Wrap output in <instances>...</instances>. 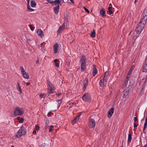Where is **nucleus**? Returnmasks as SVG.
Returning <instances> with one entry per match:
<instances>
[{
  "instance_id": "1",
  "label": "nucleus",
  "mask_w": 147,
  "mask_h": 147,
  "mask_svg": "<svg viewBox=\"0 0 147 147\" xmlns=\"http://www.w3.org/2000/svg\"><path fill=\"white\" fill-rule=\"evenodd\" d=\"M26 129L24 126H22L17 132L15 136L18 138H20L23 135L26 134Z\"/></svg>"
},
{
  "instance_id": "2",
  "label": "nucleus",
  "mask_w": 147,
  "mask_h": 147,
  "mask_svg": "<svg viewBox=\"0 0 147 147\" xmlns=\"http://www.w3.org/2000/svg\"><path fill=\"white\" fill-rule=\"evenodd\" d=\"M81 71L82 72L84 71L86 67V60L85 56H82L80 59Z\"/></svg>"
},
{
  "instance_id": "3",
  "label": "nucleus",
  "mask_w": 147,
  "mask_h": 147,
  "mask_svg": "<svg viewBox=\"0 0 147 147\" xmlns=\"http://www.w3.org/2000/svg\"><path fill=\"white\" fill-rule=\"evenodd\" d=\"M24 110L23 108L17 107L14 109V115L15 116L18 115L22 116L24 114Z\"/></svg>"
},
{
  "instance_id": "4",
  "label": "nucleus",
  "mask_w": 147,
  "mask_h": 147,
  "mask_svg": "<svg viewBox=\"0 0 147 147\" xmlns=\"http://www.w3.org/2000/svg\"><path fill=\"white\" fill-rule=\"evenodd\" d=\"M95 117L91 116L89 118L88 126L90 128H93L95 127L96 122Z\"/></svg>"
},
{
  "instance_id": "5",
  "label": "nucleus",
  "mask_w": 147,
  "mask_h": 147,
  "mask_svg": "<svg viewBox=\"0 0 147 147\" xmlns=\"http://www.w3.org/2000/svg\"><path fill=\"white\" fill-rule=\"evenodd\" d=\"M144 24L140 22L139 23L136 30L137 33H140L143 30L145 26Z\"/></svg>"
},
{
  "instance_id": "6",
  "label": "nucleus",
  "mask_w": 147,
  "mask_h": 147,
  "mask_svg": "<svg viewBox=\"0 0 147 147\" xmlns=\"http://www.w3.org/2000/svg\"><path fill=\"white\" fill-rule=\"evenodd\" d=\"M134 83V81L133 79H130L129 80V83H127V84L123 85L124 86H125L126 88L125 90L129 91L132 88L133 86V84Z\"/></svg>"
},
{
  "instance_id": "7",
  "label": "nucleus",
  "mask_w": 147,
  "mask_h": 147,
  "mask_svg": "<svg viewBox=\"0 0 147 147\" xmlns=\"http://www.w3.org/2000/svg\"><path fill=\"white\" fill-rule=\"evenodd\" d=\"M82 98L85 101L90 102L91 101L90 96L88 93L84 94L82 96Z\"/></svg>"
},
{
  "instance_id": "8",
  "label": "nucleus",
  "mask_w": 147,
  "mask_h": 147,
  "mask_svg": "<svg viewBox=\"0 0 147 147\" xmlns=\"http://www.w3.org/2000/svg\"><path fill=\"white\" fill-rule=\"evenodd\" d=\"M107 78L105 77V75L104 78L100 82V87H104L105 86L107 82Z\"/></svg>"
},
{
  "instance_id": "9",
  "label": "nucleus",
  "mask_w": 147,
  "mask_h": 147,
  "mask_svg": "<svg viewBox=\"0 0 147 147\" xmlns=\"http://www.w3.org/2000/svg\"><path fill=\"white\" fill-rule=\"evenodd\" d=\"M88 79L87 78H86L83 80L82 81V84L84 85L83 89L85 90L88 85Z\"/></svg>"
},
{
  "instance_id": "10",
  "label": "nucleus",
  "mask_w": 147,
  "mask_h": 147,
  "mask_svg": "<svg viewBox=\"0 0 147 147\" xmlns=\"http://www.w3.org/2000/svg\"><path fill=\"white\" fill-rule=\"evenodd\" d=\"M143 17L141 19V21L140 22L145 24L146 23V21L147 20V16L145 15H144L143 14Z\"/></svg>"
},
{
  "instance_id": "11",
  "label": "nucleus",
  "mask_w": 147,
  "mask_h": 147,
  "mask_svg": "<svg viewBox=\"0 0 147 147\" xmlns=\"http://www.w3.org/2000/svg\"><path fill=\"white\" fill-rule=\"evenodd\" d=\"M142 71L145 72H147V57L146 59L145 64L143 66Z\"/></svg>"
},
{
  "instance_id": "12",
  "label": "nucleus",
  "mask_w": 147,
  "mask_h": 147,
  "mask_svg": "<svg viewBox=\"0 0 147 147\" xmlns=\"http://www.w3.org/2000/svg\"><path fill=\"white\" fill-rule=\"evenodd\" d=\"M114 109L113 107L109 109L108 112V116L109 117H111L114 113Z\"/></svg>"
},
{
  "instance_id": "13",
  "label": "nucleus",
  "mask_w": 147,
  "mask_h": 147,
  "mask_svg": "<svg viewBox=\"0 0 147 147\" xmlns=\"http://www.w3.org/2000/svg\"><path fill=\"white\" fill-rule=\"evenodd\" d=\"M100 15L102 17H104L106 16L105 10L104 9L102 8L101 9L100 11Z\"/></svg>"
},
{
  "instance_id": "14",
  "label": "nucleus",
  "mask_w": 147,
  "mask_h": 147,
  "mask_svg": "<svg viewBox=\"0 0 147 147\" xmlns=\"http://www.w3.org/2000/svg\"><path fill=\"white\" fill-rule=\"evenodd\" d=\"M59 10V5H58L57 6L54 7L53 8L54 11L56 15L58 14Z\"/></svg>"
},
{
  "instance_id": "15",
  "label": "nucleus",
  "mask_w": 147,
  "mask_h": 147,
  "mask_svg": "<svg viewBox=\"0 0 147 147\" xmlns=\"http://www.w3.org/2000/svg\"><path fill=\"white\" fill-rule=\"evenodd\" d=\"M93 76H94L97 74V70L96 69V67L95 65H93Z\"/></svg>"
},
{
  "instance_id": "16",
  "label": "nucleus",
  "mask_w": 147,
  "mask_h": 147,
  "mask_svg": "<svg viewBox=\"0 0 147 147\" xmlns=\"http://www.w3.org/2000/svg\"><path fill=\"white\" fill-rule=\"evenodd\" d=\"M47 83L48 87V88H49V89L55 88L53 85L52 84L50 81L47 80Z\"/></svg>"
},
{
  "instance_id": "17",
  "label": "nucleus",
  "mask_w": 147,
  "mask_h": 147,
  "mask_svg": "<svg viewBox=\"0 0 147 147\" xmlns=\"http://www.w3.org/2000/svg\"><path fill=\"white\" fill-rule=\"evenodd\" d=\"M65 26L64 25H62L59 28L57 31V33L58 34L60 33L61 32V30L64 29Z\"/></svg>"
},
{
  "instance_id": "18",
  "label": "nucleus",
  "mask_w": 147,
  "mask_h": 147,
  "mask_svg": "<svg viewBox=\"0 0 147 147\" xmlns=\"http://www.w3.org/2000/svg\"><path fill=\"white\" fill-rule=\"evenodd\" d=\"M37 34L39 35L41 37L44 36V33L43 31L40 29H38L37 31Z\"/></svg>"
},
{
  "instance_id": "19",
  "label": "nucleus",
  "mask_w": 147,
  "mask_h": 147,
  "mask_svg": "<svg viewBox=\"0 0 147 147\" xmlns=\"http://www.w3.org/2000/svg\"><path fill=\"white\" fill-rule=\"evenodd\" d=\"M54 90L55 88H51V89L48 88L47 94H48V95L49 96L51 94L53 93Z\"/></svg>"
},
{
  "instance_id": "20",
  "label": "nucleus",
  "mask_w": 147,
  "mask_h": 147,
  "mask_svg": "<svg viewBox=\"0 0 147 147\" xmlns=\"http://www.w3.org/2000/svg\"><path fill=\"white\" fill-rule=\"evenodd\" d=\"M129 91L124 90L123 92V98L126 97L129 94Z\"/></svg>"
},
{
  "instance_id": "21",
  "label": "nucleus",
  "mask_w": 147,
  "mask_h": 147,
  "mask_svg": "<svg viewBox=\"0 0 147 147\" xmlns=\"http://www.w3.org/2000/svg\"><path fill=\"white\" fill-rule=\"evenodd\" d=\"M54 51L55 53H56L57 52L58 49V45L57 43H56L53 46Z\"/></svg>"
},
{
  "instance_id": "22",
  "label": "nucleus",
  "mask_w": 147,
  "mask_h": 147,
  "mask_svg": "<svg viewBox=\"0 0 147 147\" xmlns=\"http://www.w3.org/2000/svg\"><path fill=\"white\" fill-rule=\"evenodd\" d=\"M52 3V5H56L57 4L59 5L60 3L61 2L59 0H55V1L51 2Z\"/></svg>"
},
{
  "instance_id": "23",
  "label": "nucleus",
  "mask_w": 147,
  "mask_h": 147,
  "mask_svg": "<svg viewBox=\"0 0 147 147\" xmlns=\"http://www.w3.org/2000/svg\"><path fill=\"white\" fill-rule=\"evenodd\" d=\"M17 85L18 87H17V89H18V91L20 92V94H22V90L21 87L20 86V84L18 82H17Z\"/></svg>"
},
{
  "instance_id": "24",
  "label": "nucleus",
  "mask_w": 147,
  "mask_h": 147,
  "mask_svg": "<svg viewBox=\"0 0 147 147\" xmlns=\"http://www.w3.org/2000/svg\"><path fill=\"white\" fill-rule=\"evenodd\" d=\"M30 5L32 7H35L36 5V3L34 0H32L31 1Z\"/></svg>"
},
{
  "instance_id": "25",
  "label": "nucleus",
  "mask_w": 147,
  "mask_h": 147,
  "mask_svg": "<svg viewBox=\"0 0 147 147\" xmlns=\"http://www.w3.org/2000/svg\"><path fill=\"white\" fill-rule=\"evenodd\" d=\"M23 77L26 79H28L29 78V76L28 73L26 72L22 74Z\"/></svg>"
},
{
  "instance_id": "26",
  "label": "nucleus",
  "mask_w": 147,
  "mask_h": 147,
  "mask_svg": "<svg viewBox=\"0 0 147 147\" xmlns=\"http://www.w3.org/2000/svg\"><path fill=\"white\" fill-rule=\"evenodd\" d=\"M17 119L19 121L20 123H22L24 121V120L23 118H21L20 117L18 116L17 117Z\"/></svg>"
},
{
  "instance_id": "27",
  "label": "nucleus",
  "mask_w": 147,
  "mask_h": 147,
  "mask_svg": "<svg viewBox=\"0 0 147 147\" xmlns=\"http://www.w3.org/2000/svg\"><path fill=\"white\" fill-rule=\"evenodd\" d=\"M81 114L78 115L74 119V121H75L76 123L79 120V117Z\"/></svg>"
},
{
  "instance_id": "28",
  "label": "nucleus",
  "mask_w": 147,
  "mask_h": 147,
  "mask_svg": "<svg viewBox=\"0 0 147 147\" xmlns=\"http://www.w3.org/2000/svg\"><path fill=\"white\" fill-rule=\"evenodd\" d=\"M95 32L94 30H93V32H92L90 34L91 37L92 38H94L95 36Z\"/></svg>"
},
{
  "instance_id": "29",
  "label": "nucleus",
  "mask_w": 147,
  "mask_h": 147,
  "mask_svg": "<svg viewBox=\"0 0 147 147\" xmlns=\"http://www.w3.org/2000/svg\"><path fill=\"white\" fill-rule=\"evenodd\" d=\"M131 134H128V141L130 142L131 140Z\"/></svg>"
},
{
  "instance_id": "30",
  "label": "nucleus",
  "mask_w": 147,
  "mask_h": 147,
  "mask_svg": "<svg viewBox=\"0 0 147 147\" xmlns=\"http://www.w3.org/2000/svg\"><path fill=\"white\" fill-rule=\"evenodd\" d=\"M20 69L21 70V72L22 74H23V73H25V72H26L25 71L24 69L22 67H20Z\"/></svg>"
},
{
  "instance_id": "31",
  "label": "nucleus",
  "mask_w": 147,
  "mask_h": 147,
  "mask_svg": "<svg viewBox=\"0 0 147 147\" xmlns=\"http://www.w3.org/2000/svg\"><path fill=\"white\" fill-rule=\"evenodd\" d=\"M129 79V77H127L125 80V82L123 84V85H124L125 84H127V83H128Z\"/></svg>"
},
{
  "instance_id": "32",
  "label": "nucleus",
  "mask_w": 147,
  "mask_h": 147,
  "mask_svg": "<svg viewBox=\"0 0 147 147\" xmlns=\"http://www.w3.org/2000/svg\"><path fill=\"white\" fill-rule=\"evenodd\" d=\"M48 147V144L45 143H43L41 145V147Z\"/></svg>"
},
{
  "instance_id": "33",
  "label": "nucleus",
  "mask_w": 147,
  "mask_h": 147,
  "mask_svg": "<svg viewBox=\"0 0 147 147\" xmlns=\"http://www.w3.org/2000/svg\"><path fill=\"white\" fill-rule=\"evenodd\" d=\"M46 95V94H41L40 95V97L41 98H44L45 97Z\"/></svg>"
},
{
  "instance_id": "34",
  "label": "nucleus",
  "mask_w": 147,
  "mask_h": 147,
  "mask_svg": "<svg viewBox=\"0 0 147 147\" xmlns=\"http://www.w3.org/2000/svg\"><path fill=\"white\" fill-rule=\"evenodd\" d=\"M29 26L31 29V30L33 31L34 30V27L33 26V25L31 24L29 25Z\"/></svg>"
},
{
  "instance_id": "35",
  "label": "nucleus",
  "mask_w": 147,
  "mask_h": 147,
  "mask_svg": "<svg viewBox=\"0 0 147 147\" xmlns=\"http://www.w3.org/2000/svg\"><path fill=\"white\" fill-rule=\"evenodd\" d=\"M143 14H144V15H145L147 16V7L145 9L143 13Z\"/></svg>"
},
{
  "instance_id": "36",
  "label": "nucleus",
  "mask_w": 147,
  "mask_h": 147,
  "mask_svg": "<svg viewBox=\"0 0 147 147\" xmlns=\"http://www.w3.org/2000/svg\"><path fill=\"white\" fill-rule=\"evenodd\" d=\"M53 125H51L50 126V128L49 129V132H51L53 131Z\"/></svg>"
},
{
  "instance_id": "37",
  "label": "nucleus",
  "mask_w": 147,
  "mask_h": 147,
  "mask_svg": "<svg viewBox=\"0 0 147 147\" xmlns=\"http://www.w3.org/2000/svg\"><path fill=\"white\" fill-rule=\"evenodd\" d=\"M62 99H60L58 100V102L59 104V107L60 105Z\"/></svg>"
},
{
  "instance_id": "38",
  "label": "nucleus",
  "mask_w": 147,
  "mask_h": 147,
  "mask_svg": "<svg viewBox=\"0 0 147 147\" xmlns=\"http://www.w3.org/2000/svg\"><path fill=\"white\" fill-rule=\"evenodd\" d=\"M84 8L86 12H87L88 13H89V10L87 9L86 7H84Z\"/></svg>"
},
{
  "instance_id": "39",
  "label": "nucleus",
  "mask_w": 147,
  "mask_h": 147,
  "mask_svg": "<svg viewBox=\"0 0 147 147\" xmlns=\"http://www.w3.org/2000/svg\"><path fill=\"white\" fill-rule=\"evenodd\" d=\"M134 121L135 122L138 121V119L136 117H134Z\"/></svg>"
},
{
  "instance_id": "40",
  "label": "nucleus",
  "mask_w": 147,
  "mask_h": 147,
  "mask_svg": "<svg viewBox=\"0 0 147 147\" xmlns=\"http://www.w3.org/2000/svg\"><path fill=\"white\" fill-rule=\"evenodd\" d=\"M31 8L30 5H29V4H27V9L28 11L30 9V8Z\"/></svg>"
},
{
  "instance_id": "41",
  "label": "nucleus",
  "mask_w": 147,
  "mask_h": 147,
  "mask_svg": "<svg viewBox=\"0 0 147 147\" xmlns=\"http://www.w3.org/2000/svg\"><path fill=\"white\" fill-rule=\"evenodd\" d=\"M143 90H144V88H142L141 89V90H140V94H141V93L143 91Z\"/></svg>"
},
{
  "instance_id": "42",
  "label": "nucleus",
  "mask_w": 147,
  "mask_h": 147,
  "mask_svg": "<svg viewBox=\"0 0 147 147\" xmlns=\"http://www.w3.org/2000/svg\"><path fill=\"white\" fill-rule=\"evenodd\" d=\"M109 10V12L110 14H112L113 12L111 10Z\"/></svg>"
},
{
  "instance_id": "43",
  "label": "nucleus",
  "mask_w": 147,
  "mask_h": 147,
  "mask_svg": "<svg viewBox=\"0 0 147 147\" xmlns=\"http://www.w3.org/2000/svg\"><path fill=\"white\" fill-rule=\"evenodd\" d=\"M55 65L58 67H59V64L57 63V62H56L55 63Z\"/></svg>"
},
{
  "instance_id": "44",
  "label": "nucleus",
  "mask_w": 147,
  "mask_h": 147,
  "mask_svg": "<svg viewBox=\"0 0 147 147\" xmlns=\"http://www.w3.org/2000/svg\"><path fill=\"white\" fill-rule=\"evenodd\" d=\"M39 126H38V125H37V126H36V130H38L39 129Z\"/></svg>"
},
{
  "instance_id": "45",
  "label": "nucleus",
  "mask_w": 147,
  "mask_h": 147,
  "mask_svg": "<svg viewBox=\"0 0 147 147\" xmlns=\"http://www.w3.org/2000/svg\"><path fill=\"white\" fill-rule=\"evenodd\" d=\"M47 1L48 2V3L51 4L52 5V3H51V2H53V1H51L50 0H47Z\"/></svg>"
},
{
  "instance_id": "46",
  "label": "nucleus",
  "mask_w": 147,
  "mask_h": 147,
  "mask_svg": "<svg viewBox=\"0 0 147 147\" xmlns=\"http://www.w3.org/2000/svg\"><path fill=\"white\" fill-rule=\"evenodd\" d=\"M134 128H136L137 127V125L135 123H134Z\"/></svg>"
},
{
  "instance_id": "47",
  "label": "nucleus",
  "mask_w": 147,
  "mask_h": 147,
  "mask_svg": "<svg viewBox=\"0 0 147 147\" xmlns=\"http://www.w3.org/2000/svg\"><path fill=\"white\" fill-rule=\"evenodd\" d=\"M73 125H74L76 123V122L75 121H74V119L72 120L71 121Z\"/></svg>"
},
{
  "instance_id": "48",
  "label": "nucleus",
  "mask_w": 147,
  "mask_h": 147,
  "mask_svg": "<svg viewBox=\"0 0 147 147\" xmlns=\"http://www.w3.org/2000/svg\"><path fill=\"white\" fill-rule=\"evenodd\" d=\"M34 11V9L31 8H30V9L28 10V11Z\"/></svg>"
},
{
  "instance_id": "49",
  "label": "nucleus",
  "mask_w": 147,
  "mask_h": 147,
  "mask_svg": "<svg viewBox=\"0 0 147 147\" xmlns=\"http://www.w3.org/2000/svg\"><path fill=\"white\" fill-rule=\"evenodd\" d=\"M57 96H59L61 95V93H59L56 94Z\"/></svg>"
},
{
  "instance_id": "50",
  "label": "nucleus",
  "mask_w": 147,
  "mask_h": 147,
  "mask_svg": "<svg viewBox=\"0 0 147 147\" xmlns=\"http://www.w3.org/2000/svg\"><path fill=\"white\" fill-rule=\"evenodd\" d=\"M65 18H66L67 19V20H68V19H69L70 18L69 17V16H67V15L65 17Z\"/></svg>"
},
{
  "instance_id": "51",
  "label": "nucleus",
  "mask_w": 147,
  "mask_h": 147,
  "mask_svg": "<svg viewBox=\"0 0 147 147\" xmlns=\"http://www.w3.org/2000/svg\"><path fill=\"white\" fill-rule=\"evenodd\" d=\"M36 131L35 130H34L33 132V134H36Z\"/></svg>"
},
{
  "instance_id": "52",
  "label": "nucleus",
  "mask_w": 147,
  "mask_h": 147,
  "mask_svg": "<svg viewBox=\"0 0 147 147\" xmlns=\"http://www.w3.org/2000/svg\"><path fill=\"white\" fill-rule=\"evenodd\" d=\"M59 61L58 60V59H55V60H54V62H55V63L56 62H57V61Z\"/></svg>"
},
{
  "instance_id": "53",
  "label": "nucleus",
  "mask_w": 147,
  "mask_h": 147,
  "mask_svg": "<svg viewBox=\"0 0 147 147\" xmlns=\"http://www.w3.org/2000/svg\"><path fill=\"white\" fill-rule=\"evenodd\" d=\"M112 8V7H109L108 8V10H111Z\"/></svg>"
},
{
  "instance_id": "54",
  "label": "nucleus",
  "mask_w": 147,
  "mask_h": 147,
  "mask_svg": "<svg viewBox=\"0 0 147 147\" xmlns=\"http://www.w3.org/2000/svg\"><path fill=\"white\" fill-rule=\"evenodd\" d=\"M144 126L147 127V123L144 122Z\"/></svg>"
},
{
  "instance_id": "55",
  "label": "nucleus",
  "mask_w": 147,
  "mask_h": 147,
  "mask_svg": "<svg viewBox=\"0 0 147 147\" xmlns=\"http://www.w3.org/2000/svg\"><path fill=\"white\" fill-rule=\"evenodd\" d=\"M133 69H134V67L133 66H132L130 68V70H133Z\"/></svg>"
},
{
  "instance_id": "56",
  "label": "nucleus",
  "mask_w": 147,
  "mask_h": 147,
  "mask_svg": "<svg viewBox=\"0 0 147 147\" xmlns=\"http://www.w3.org/2000/svg\"><path fill=\"white\" fill-rule=\"evenodd\" d=\"M30 82H28L26 84V85L27 86H28V85H30Z\"/></svg>"
},
{
  "instance_id": "57",
  "label": "nucleus",
  "mask_w": 147,
  "mask_h": 147,
  "mask_svg": "<svg viewBox=\"0 0 147 147\" xmlns=\"http://www.w3.org/2000/svg\"><path fill=\"white\" fill-rule=\"evenodd\" d=\"M27 1V4H29V2L30 0H26Z\"/></svg>"
},
{
  "instance_id": "58",
  "label": "nucleus",
  "mask_w": 147,
  "mask_h": 147,
  "mask_svg": "<svg viewBox=\"0 0 147 147\" xmlns=\"http://www.w3.org/2000/svg\"><path fill=\"white\" fill-rule=\"evenodd\" d=\"M145 123H147V116H146L145 120Z\"/></svg>"
},
{
  "instance_id": "59",
  "label": "nucleus",
  "mask_w": 147,
  "mask_h": 147,
  "mask_svg": "<svg viewBox=\"0 0 147 147\" xmlns=\"http://www.w3.org/2000/svg\"><path fill=\"white\" fill-rule=\"evenodd\" d=\"M36 63H37V64L38 63H39V61H38V60H37L36 61Z\"/></svg>"
},
{
  "instance_id": "60",
  "label": "nucleus",
  "mask_w": 147,
  "mask_h": 147,
  "mask_svg": "<svg viewBox=\"0 0 147 147\" xmlns=\"http://www.w3.org/2000/svg\"><path fill=\"white\" fill-rule=\"evenodd\" d=\"M72 3H74V2L73 0H70Z\"/></svg>"
},
{
  "instance_id": "61",
  "label": "nucleus",
  "mask_w": 147,
  "mask_h": 147,
  "mask_svg": "<svg viewBox=\"0 0 147 147\" xmlns=\"http://www.w3.org/2000/svg\"><path fill=\"white\" fill-rule=\"evenodd\" d=\"M143 133H146V131L145 130V129H143Z\"/></svg>"
},
{
  "instance_id": "62",
  "label": "nucleus",
  "mask_w": 147,
  "mask_h": 147,
  "mask_svg": "<svg viewBox=\"0 0 147 147\" xmlns=\"http://www.w3.org/2000/svg\"><path fill=\"white\" fill-rule=\"evenodd\" d=\"M41 48H41V50H42V51H43V52H44V49H42V47H41Z\"/></svg>"
},
{
  "instance_id": "63",
  "label": "nucleus",
  "mask_w": 147,
  "mask_h": 147,
  "mask_svg": "<svg viewBox=\"0 0 147 147\" xmlns=\"http://www.w3.org/2000/svg\"><path fill=\"white\" fill-rule=\"evenodd\" d=\"M146 128V126H144L143 129H145Z\"/></svg>"
},
{
  "instance_id": "64",
  "label": "nucleus",
  "mask_w": 147,
  "mask_h": 147,
  "mask_svg": "<svg viewBox=\"0 0 147 147\" xmlns=\"http://www.w3.org/2000/svg\"><path fill=\"white\" fill-rule=\"evenodd\" d=\"M144 147H147V144H146Z\"/></svg>"
}]
</instances>
